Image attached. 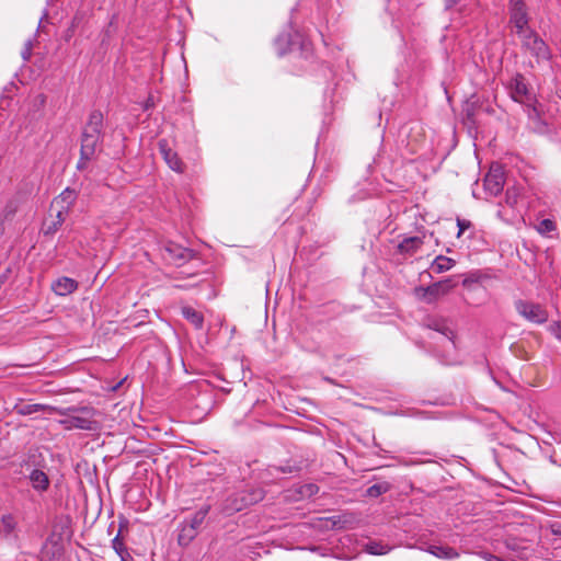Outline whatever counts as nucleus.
I'll return each instance as SVG.
<instances>
[{
  "label": "nucleus",
  "mask_w": 561,
  "mask_h": 561,
  "mask_svg": "<svg viewBox=\"0 0 561 561\" xmlns=\"http://www.w3.org/2000/svg\"><path fill=\"white\" fill-rule=\"evenodd\" d=\"M423 244V240L420 237H409L403 239L399 245L398 251L404 255L414 254Z\"/></svg>",
  "instance_id": "nucleus-17"
},
{
  "label": "nucleus",
  "mask_w": 561,
  "mask_h": 561,
  "mask_svg": "<svg viewBox=\"0 0 561 561\" xmlns=\"http://www.w3.org/2000/svg\"><path fill=\"white\" fill-rule=\"evenodd\" d=\"M508 14L510 24L515 30L516 35L531 30L528 26L529 18L524 0H508Z\"/></svg>",
  "instance_id": "nucleus-5"
},
{
  "label": "nucleus",
  "mask_w": 561,
  "mask_h": 561,
  "mask_svg": "<svg viewBox=\"0 0 561 561\" xmlns=\"http://www.w3.org/2000/svg\"><path fill=\"white\" fill-rule=\"evenodd\" d=\"M76 199V191L71 188H66L54 199L51 207L68 214L70 208L75 204Z\"/></svg>",
  "instance_id": "nucleus-9"
},
{
  "label": "nucleus",
  "mask_w": 561,
  "mask_h": 561,
  "mask_svg": "<svg viewBox=\"0 0 561 561\" xmlns=\"http://www.w3.org/2000/svg\"><path fill=\"white\" fill-rule=\"evenodd\" d=\"M457 1H458V0H446V5H447V8H450V7H453L454 4H456V3H457Z\"/></svg>",
  "instance_id": "nucleus-39"
},
{
  "label": "nucleus",
  "mask_w": 561,
  "mask_h": 561,
  "mask_svg": "<svg viewBox=\"0 0 561 561\" xmlns=\"http://www.w3.org/2000/svg\"><path fill=\"white\" fill-rule=\"evenodd\" d=\"M483 185L491 196H496L502 192L504 186V176L500 165L491 167L483 180Z\"/></svg>",
  "instance_id": "nucleus-7"
},
{
  "label": "nucleus",
  "mask_w": 561,
  "mask_h": 561,
  "mask_svg": "<svg viewBox=\"0 0 561 561\" xmlns=\"http://www.w3.org/2000/svg\"><path fill=\"white\" fill-rule=\"evenodd\" d=\"M46 407L42 404H25L19 409V413L23 415H28L36 413L41 410H44Z\"/></svg>",
  "instance_id": "nucleus-26"
},
{
  "label": "nucleus",
  "mask_w": 561,
  "mask_h": 561,
  "mask_svg": "<svg viewBox=\"0 0 561 561\" xmlns=\"http://www.w3.org/2000/svg\"><path fill=\"white\" fill-rule=\"evenodd\" d=\"M0 535L7 539L18 537V520L14 515L3 514L0 517Z\"/></svg>",
  "instance_id": "nucleus-10"
},
{
  "label": "nucleus",
  "mask_w": 561,
  "mask_h": 561,
  "mask_svg": "<svg viewBox=\"0 0 561 561\" xmlns=\"http://www.w3.org/2000/svg\"><path fill=\"white\" fill-rule=\"evenodd\" d=\"M208 512H209V507L204 506V507L199 508L197 512H195L194 515L190 519H185L184 523L187 524L190 527L195 528L196 531H198V528L204 523Z\"/></svg>",
  "instance_id": "nucleus-22"
},
{
  "label": "nucleus",
  "mask_w": 561,
  "mask_h": 561,
  "mask_svg": "<svg viewBox=\"0 0 561 561\" xmlns=\"http://www.w3.org/2000/svg\"><path fill=\"white\" fill-rule=\"evenodd\" d=\"M112 547L118 556H123L127 551L118 535L112 540Z\"/></svg>",
  "instance_id": "nucleus-29"
},
{
  "label": "nucleus",
  "mask_w": 561,
  "mask_h": 561,
  "mask_svg": "<svg viewBox=\"0 0 561 561\" xmlns=\"http://www.w3.org/2000/svg\"><path fill=\"white\" fill-rule=\"evenodd\" d=\"M517 36L520 41L523 51L535 58L537 65L551 59L552 54L549 46L535 31L529 30Z\"/></svg>",
  "instance_id": "nucleus-1"
},
{
  "label": "nucleus",
  "mask_w": 561,
  "mask_h": 561,
  "mask_svg": "<svg viewBox=\"0 0 561 561\" xmlns=\"http://www.w3.org/2000/svg\"><path fill=\"white\" fill-rule=\"evenodd\" d=\"M515 307L517 312L529 322L541 324L548 320L547 310L538 304L518 300Z\"/></svg>",
  "instance_id": "nucleus-6"
},
{
  "label": "nucleus",
  "mask_w": 561,
  "mask_h": 561,
  "mask_svg": "<svg viewBox=\"0 0 561 561\" xmlns=\"http://www.w3.org/2000/svg\"><path fill=\"white\" fill-rule=\"evenodd\" d=\"M87 124L90 126L91 129L95 128L99 131H102L103 114L100 111L91 112Z\"/></svg>",
  "instance_id": "nucleus-24"
},
{
  "label": "nucleus",
  "mask_w": 561,
  "mask_h": 561,
  "mask_svg": "<svg viewBox=\"0 0 561 561\" xmlns=\"http://www.w3.org/2000/svg\"><path fill=\"white\" fill-rule=\"evenodd\" d=\"M457 225L459 228L457 236L460 237L470 227V221L458 219Z\"/></svg>",
  "instance_id": "nucleus-32"
},
{
  "label": "nucleus",
  "mask_w": 561,
  "mask_h": 561,
  "mask_svg": "<svg viewBox=\"0 0 561 561\" xmlns=\"http://www.w3.org/2000/svg\"><path fill=\"white\" fill-rule=\"evenodd\" d=\"M22 56H23L24 60H28L30 59V56H31V43L27 44V47L23 51Z\"/></svg>",
  "instance_id": "nucleus-36"
},
{
  "label": "nucleus",
  "mask_w": 561,
  "mask_h": 561,
  "mask_svg": "<svg viewBox=\"0 0 561 561\" xmlns=\"http://www.w3.org/2000/svg\"><path fill=\"white\" fill-rule=\"evenodd\" d=\"M426 551L439 559L449 560V559H456L459 557V553L454 548L448 547V546L431 545V546H428Z\"/></svg>",
  "instance_id": "nucleus-18"
},
{
  "label": "nucleus",
  "mask_w": 561,
  "mask_h": 561,
  "mask_svg": "<svg viewBox=\"0 0 561 561\" xmlns=\"http://www.w3.org/2000/svg\"><path fill=\"white\" fill-rule=\"evenodd\" d=\"M55 209H56V216L51 220L46 221L43 225L42 231H43L44 236L55 234L59 230V228L62 226V224L65 222L66 216L68 215L67 213L61 211L57 208H55Z\"/></svg>",
  "instance_id": "nucleus-15"
},
{
  "label": "nucleus",
  "mask_w": 561,
  "mask_h": 561,
  "mask_svg": "<svg viewBox=\"0 0 561 561\" xmlns=\"http://www.w3.org/2000/svg\"><path fill=\"white\" fill-rule=\"evenodd\" d=\"M82 134H88L90 136H99V137H101V131H99L95 128L91 129L88 124L85 125L84 130H83Z\"/></svg>",
  "instance_id": "nucleus-35"
},
{
  "label": "nucleus",
  "mask_w": 561,
  "mask_h": 561,
  "mask_svg": "<svg viewBox=\"0 0 561 561\" xmlns=\"http://www.w3.org/2000/svg\"><path fill=\"white\" fill-rule=\"evenodd\" d=\"M517 197L518 194L516 193V191H506V203L510 204L511 206H514L517 203Z\"/></svg>",
  "instance_id": "nucleus-31"
},
{
  "label": "nucleus",
  "mask_w": 561,
  "mask_h": 561,
  "mask_svg": "<svg viewBox=\"0 0 561 561\" xmlns=\"http://www.w3.org/2000/svg\"><path fill=\"white\" fill-rule=\"evenodd\" d=\"M508 89L514 101L525 104L529 108V117L540 115L537 102L527 85L526 79L522 75H516L512 78Z\"/></svg>",
  "instance_id": "nucleus-3"
},
{
  "label": "nucleus",
  "mask_w": 561,
  "mask_h": 561,
  "mask_svg": "<svg viewBox=\"0 0 561 561\" xmlns=\"http://www.w3.org/2000/svg\"><path fill=\"white\" fill-rule=\"evenodd\" d=\"M28 479L32 488L37 492H45L49 488L50 481L48 476L39 469H33L28 474Z\"/></svg>",
  "instance_id": "nucleus-13"
},
{
  "label": "nucleus",
  "mask_w": 561,
  "mask_h": 561,
  "mask_svg": "<svg viewBox=\"0 0 561 561\" xmlns=\"http://www.w3.org/2000/svg\"><path fill=\"white\" fill-rule=\"evenodd\" d=\"M302 490H304V491H301L302 494L312 495L318 492V486L316 484H307V485L302 486Z\"/></svg>",
  "instance_id": "nucleus-34"
},
{
  "label": "nucleus",
  "mask_w": 561,
  "mask_h": 561,
  "mask_svg": "<svg viewBox=\"0 0 561 561\" xmlns=\"http://www.w3.org/2000/svg\"><path fill=\"white\" fill-rule=\"evenodd\" d=\"M456 285L457 283L451 277H448L427 287L421 286L415 288V296L427 304H433L440 297L450 293V290L456 287Z\"/></svg>",
  "instance_id": "nucleus-4"
},
{
  "label": "nucleus",
  "mask_w": 561,
  "mask_h": 561,
  "mask_svg": "<svg viewBox=\"0 0 561 561\" xmlns=\"http://www.w3.org/2000/svg\"><path fill=\"white\" fill-rule=\"evenodd\" d=\"M16 210H18V204L14 201L8 202L2 211V215H3L2 219L5 220V219L13 217L15 215Z\"/></svg>",
  "instance_id": "nucleus-27"
},
{
  "label": "nucleus",
  "mask_w": 561,
  "mask_h": 561,
  "mask_svg": "<svg viewBox=\"0 0 561 561\" xmlns=\"http://www.w3.org/2000/svg\"><path fill=\"white\" fill-rule=\"evenodd\" d=\"M78 288L77 280L70 277H60L51 284L53 291L58 296H67Z\"/></svg>",
  "instance_id": "nucleus-11"
},
{
  "label": "nucleus",
  "mask_w": 561,
  "mask_h": 561,
  "mask_svg": "<svg viewBox=\"0 0 561 561\" xmlns=\"http://www.w3.org/2000/svg\"><path fill=\"white\" fill-rule=\"evenodd\" d=\"M381 492H382V486L378 485V484L371 485L367 490V493L369 496H377V495L381 494Z\"/></svg>",
  "instance_id": "nucleus-33"
},
{
  "label": "nucleus",
  "mask_w": 561,
  "mask_h": 561,
  "mask_svg": "<svg viewBox=\"0 0 561 561\" xmlns=\"http://www.w3.org/2000/svg\"><path fill=\"white\" fill-rule=\"evenodd\" d=\"M549 331L552 335H554L559 341H561V323L553 322L549 325Z\"/></svg>",
  "instance_id": "nucleus-30"
},
{
  "label": "nucleus",
  "mask_w": 561,
  "mask_h": 561,
  "mask_svg": "<svg viewBox=\"0 0 561 561\" xmlns=\"http://www.w3.org/2000/svg\"><path fill=\"white\" fill-rule=\"evenodd\" d=\"M263 497L264 491L261 488L248 486L230 495L225 502L224 510L230 515L262 501Z\"/></svg>",
  "instance_id": "nucleus-2"
},
{
  "label": "nucleus",
  "mask_w": 561,
  "mask_h": 561,
  "mask_svg": "<svg viewBox=\"0 0 561 561\" xmlns=\"http://www.w3.org/2000/svg\"><path fill=\"white\" fill-rule=\"evenodd\" d=\"M159 150L164 161L175 172H183V162L179 158L178 153L169 146L168 140H159Z\"/></svg>",
  "instance_id": "nucleus-8"
},
{
  "label": "nucleus",
  "mask_w": 561,
  "mask_h": 561,
  "mask_svg": "<svg viewBox=\"0 0 561 561\" xmlns=\"http://www.w3.org/2000/svg\"><path fill=\"white\" fill-rule=\"evenodd\" d=\"M183 317L190 321L196 329H202L204 323V318L201 312L197 310L191 308V307H184L182 309Z\"/></svg>",
  "instance_id": "nucleus-21"
},
{
  "label": "nucleus",
  "mask_w": 561,
  "mask_h": 561,
  "mask_svg": "<svg viewBox=\"0 0 561 561\" xmlns=\"http://www.w3.org/2000/svg\"><path fill=\"white\" fill-rule=\"evenodd\" d=\"M455 260L450 257L438 255L432 263V270L437 274L444 273L449 271L455 265Z\"/></svg>",
  "instance_id": "nucleus-19"
},
{
  "label": "nucleus",
  "mask_w": 561,
  "mask_h": 561,
  "mask_svg": "<svg viewBox=\"0 0 561 561\" xmlns=\"http://www.w3.org/2000/svg\"><path fill=\"white\" fill-rule=\"evenodd\" d=\"M99 136H90L88 134H82L81 139V159L89 160L94 154L96 147L100 141Z\"/></svg>",
  "instance_id": "nucleus-14"
},
{
  "label": "nucleus",
  "mask_w": 561,
  "mask_h": 561,
  "mask_svg": "<svg viewBox=\"0 0 561 561\" xmlns=\"http://www.w3.org/2000/svg\"><path fill=\"white\" fill-rule=\"evenodd\" d=\"M275 46H276V49L279 55L285 54L287 50V46H288L287 37H285L283 35L278 36L275 41Z\"/></svg>",
  "instance_id": "nucleus-28"
},
{
  "label": "nucleus",
  "mask_w": 561,
  "mask_h": 561,
  "mask_svg": "<svg viewBox=\"0 0 561 561\" xmlns=\"http://www.w3.org/2000/svg\"><path fill=\"white\" fill-rule=\"evenodd\" d=\"M197 535L195 528L190 527L187 524L183 522L182 528L180 530L178 541L181 546H187Z\"/></svg>",
  "instance_id": "nucleus-23"
},
{
  "label": "nucleus",
  "mask_w": 561,
  "mask_h": 561,
  "mask_svg": "<svg viewBox=\"0 0 561 561\" xmlns=\"http://www.w3.org/2000/svg\"><path fill=\"white\" fill-rule=\"evenodd\" d=\"M61 424H64L65 428L72 430H84V431H92L95 428V421L84 417V416H70L67 420L61 421Z\"/></svg>",
  "instance_id": "nucleus-12"
},
{
  "label": "nucleus",
  "mask_w": 561,
  "mask_h": 561,
  "mask_svg": "<svg viewBox=\"0 0 561 561\" xmlns=\"http://www.w3.org/2000/svg\"><path fill=\"white\" fill-rule=\"evenodd\" d=\"M390 550L391 546L382 541L371 540L365 545V551L374 556H382L388 553Z\"/></svg>",
  "instance_id": "nucleus-20"
},
{
  "label": "nucleus",
  "mask_w": 561,
  "mask_h": 561,
  "mask_svg": "<svg viewBox=\"0 0 561 561\" xmlns=\"http://www.w3.org/2000/svg\"><path fill=\"white\" fill-rule=\"evenodd\" d=\"M556 224L551 219H543L537 226V231L540 234H548L556 230Z\"/></svg>",
  "instance_id": "nucleus-25"
},
{
  "label": "nucleus",
  "mask_w": 561,
  "mask_h": 561,
  "mask_svg": "<svg viewBox=\"0 0 561 561\" xmlns=\"http://www.w3.org/2000/svg\"><path fill=\"white\" fill-rule=\"evenodd\" d=\"M121 557V561H131L130 554L126 551V553H123Z\"/></svg>",
  "instance_id": "nucleus-37"
},
{
  "label": "nucleus",
  "mask_w": 561,
  "mask_h": 561,
  "mask_svg": "<svg viewBox=\"0 0 561 561\" xmlns=\"http://www.w3.org/2000/svg\"><path fill=\"white\" fill-rule=\"evenodd\" d=\"M444 363L447 364V365H451V364L455 363V360L451 359V358L444 357Z\"/></svg>",
  "instance_id": "nucleus-40"
},
{
  "label": "nucleus",
  "mask_w": 561,
  "mask_h": 561,
  "mask_svg": "<svg viewBox=\"0 0 561 561\" xmlns=\"http://www.w3.org/2000/svg\"><path fill=\"white\" fill-rule=\"evenodd\" d=\"M3 233H4V219L0 218V238L3 236Z\"/></svg>",
  "instance_id": "nucleus-38"
},
{
  "label": "nucleus",
  "mask_w": 561,
  "mask_h": 561,
  "mask_svg": "<svg viewBox=\"0 0 561 561\" xmlns=\"http://www.w3.org/2000/svg\"><path fill=\"white\" fill-rule=\"evenodd\" d=\"M434 330L439 334L438 339L445 347L454 350L456 347L454 341V331L449 329L445 323H435Z\"/></svg>",
  "instance_id": "nucleus-16"
}]
</instances>
